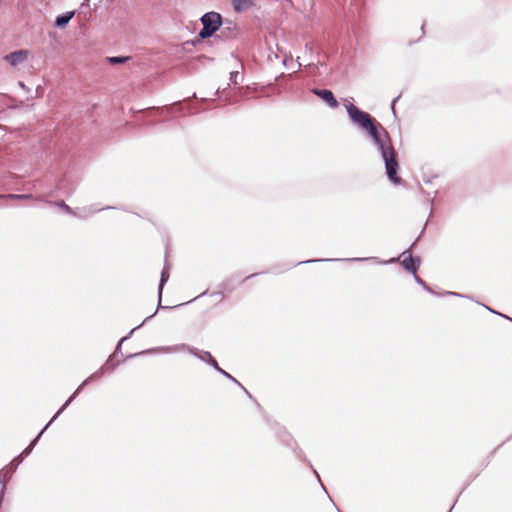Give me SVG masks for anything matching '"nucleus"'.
Here are the masks:
<instances>
[{
  "instance_id": "obj_1",
  "label": "nucleus",
  "mask_w": 512,
  "mask_h": 512,
  "mask_svg": "<svg viewBox=\"0 0 512 512\" xmlns=\"http://www.w3.org/2000/svg\"><path fill=\"white\" fill-rule=\"evenodd\" d=\"M366 132L372 138L374 145L381 153L389 180L394 184H399L400 178L397 176L398 162L396 160V152L388 132L377 121L370 125Z\"/></svg>"
},
{
  "instance_id": "obj_2",
  "label": "nucleus",
  "mask_w": 512,
  "mask_h": 512,
  "mask_svg": "<svg viewBox=\"0 0 512 512\" xmlns=\"http://www.w3.org/2000/svg\"><path fill=\"white\" fill-rule=\"evenodd\" d=\"M101 376V373L100 372H96L94 374H92L89 378H87L78 388L77 390L74 392V394L64 403V405L59 409V411L54 415V417L51 419V421L42 429V431L38 434V436L31 442V444L26 448L24 449V451L21 453V455L14 459L12 464L14 462H17L20 463L21 462V458L23 456H27L31 453L33 447L36 445V442L38 441V439L40 438V436L43 434V432L47 429V427L66 409V407L71 403V401L74 399V397L79 393V391L92 379L94 378H97V377H100Z\"/></svg>"
},
{
  "instance_id": "obj_3",
  "label": "nucleus",
  "mask_w": 512,
  "mask_h": 512,
  "mask_svg": "<svg viewBox=\"0 0 512 512\" xmlns=\"http://www.w3.org/2000/svg\"><path fill=\"white\" fill-rule=\"evenodd\" d=\"M345 107L352 123L357 125L364 131H366L370 127V125H372L376 121L371 117L370 114L360 110L358 107L351 103L346 104Z\"/></svg>"
},
{
  "instance_id": "obj_4",
  "label": "nucleus",
  "mask_w": 512,
  "mask_h": 512,
  "mask_svg": "<svg viewBox=\"0 0 512 512\" xmlns=\"http://www.w3.org/2000/svg\"><path fill=\"white\" fill-rule=\"evenodd\" d=\"M203 25L202 30L199 32V37L202 39L211 37L221 26V16L216 12H208L201 17Z\"/></svg>"
},
{
  "instance_id": "obj_5",
  "label": "nucleus",
  "mask_w": 512,
  "mask_h": 512,
  "mask_svg": "<svg viewBox=\"0 0 512 512\" xmlns=\"http://www.w3.org/2000/svg\"><path fill=\"white\" fill-rule=\"evenodd\" d=\"M183 350H188L195 357L199 358L201 361L209 363L212 361V355L207 351H198L197 349L191 348L185 344H179L174 346H165L155 349L154 351L164 352V353H175Z\"/></svg>"
},
{
  "instance_id": "obj_6",
  "label": "nucleus",
  "mask_w": 512,
  "mask_h": 512,
  "mask_svg": "<svg viewBox=\"0 0 512 512\" xmlns=\"http://www.w3.org/2000/svg\"><path fill=\"white\" fill-rule=\"evenodd\" d=\"M29 52L27 50H18L5 56V60L11 66H17L28 59Z\"/></svg>"
},
{
  "instance_id": "obj_7",
  "label": "nucleus",
  "mask_w": 512,
  "mask_h": 512,
  "mask_svg": "<svg viewBox=\"0 0 512 512\" xmlns=\"http://www.w3.org/2000/svg\"><path fill=\"white\" fill-rule=\"evenodd\" d=\"M313 93L327 103L331 108L338 107V101L335 99L333 93L327 89H314Z\"/></svg>"
},
{
  "instance_id": "obj_8",
  "label": "nucleus",
  "mask_w": 512,
  "mask_h": 512,
  "mask_svg": "<svg viewBox=\"0 0 512 512\" xmlns=\"http://www.w3.org/2000/svg\"><path fill=\"white\" fill-rule=\"evenodd\" d=\"M233 8L236 12L241 13L249 10L253 6L252 0H232Z\"/></svg>"
},
{
  "instance_id": "obj_9",
  "label": "nucleus",
  "mask_w": 512,
  "mask_h": 512,
  "mask_svg": "<svg viewBox=\"0 0 512 512\" xmlns=\"http://www.w3.org/2000/svg\"><path fill=\"white\" fill-rule=\"evenodd\" d=\"M420 261L419 259H414L411 256L404 258L402 261V265L408 272H411L413 274L416 273L417 266L419 265Z\"/></svg>"
},
{
  "instance_id": "obj_10",
  "label": "nucleus",
  "mask_w": 512,
  "mask_h": 512,
  "mask_svg": "<svg viewBox=\"0 0 512 512\" xmlns=\"http://www.w3.org/2000/svg\"><path fill=\"white\" fill-rule=\"evenodd\" d=\"M73 16H74L73 11L66 12L62 15H59L56 17L55 25L57 27H64L69 23V21L73 18Z\"/></svg>"
},
{
  "instance_id": "obj_11",
  "label": "nucleus",
  "mask_w": 512,
  "mask_h": 512,
  "mask_svg": "<svg viewBox=\"0 0 512 512\" xmlns=\"http://www.w3.org/2000/svg\"><path fill=\"white\" fill-rule=\"evenodd\" d=\"M168 279H169V272H168L167 266H165L161 273V279H160V284H159V297L160 298H161L163 287H164L165 283L168 281Z\"/></svg>"
},
{
  "instance_id": "obj_12",
  "label": "nucleus",
  "mask_w": 512,
  "mask_h": 512,
  "mask_svg": "<svg viewBox=\"0 0 512 512\" xmlns=\"http://www.w3.org/2000/svg\"><path fill=\"white\" fill-rule=\"evenodd\" d=\"M54 205H56L57 207L61 208L63 211H65L66 213L68 214H73L75 216H81L80 214L74 212L67 204H65V202L61 201V202H56L54 203Z\"/></svg>"
},
{
  "instance_id": "obj_13",
  "label": "nucleus",
  "mask_w": 512,
  "mask_h": 512,
  "mask_svg": "<svg viewBox=\"0 0 512 512\" xmlns=\"http://www.w3.org/2000/svg\"><path fill=\"white\" fill-rule=\"evenodd\" d=\"M2 198H8V199H32L33 196L31 194H8L1 196Z\"/></svg>"
},
{
  "instance_id": "obj_14",
  "label": "nucleus",
  "mask_w": 512,
  "mask_h": 512,
  "mask_svg": "<svg viewBox=\"0 0 512 512\" xmlns=\"http://www.w3.org/2000/svg\"><path fill=\"white\" fill-rule=\"evenodd\" d=\"M128 60L127 57H109L108 62L110 64H122Z\"/></svg>"
},
{
  "instance_id": "obj_15",
  "label": "nucleus",
  "mask_w": 512,
  "mask_h": 512,
  "mask_svg": "<svg viewBox=\"0 0 512 512\" xmlns=\"http://www.w3.org/2000/svg\"><path fill=\"white\" fill-rule=\"evenodd\" d=\"M413 275H414L415 281H416L418 284L422 285L425 289H427V290H428V288H427V286H426L425 282H424V281H423L419 276H417V275H416V273H415V274H413Z\"/></svg>"
},
{
  "instance_id": "obj_16",
  "label": "nucleus",
  "mask_w": 512,
  "mask_h": 512,
  "mask_svg": "<svg viewBox=\"0 0 512 512\" xmlns=\"http://www.w3.org/2000/svg\"><path fill=\"white\" fill-rule=\"evenodd\" d=\"M210 365H212L218 372H223V369H221L216 362L214 358H212V361L209 362Z\"/></svg>"
},
{
  "instance_id": "obj_17",
  "label": "nucleus",
  "mask_w": 512,
  "mask_h": 512,
  "mask_svg": "<svg viewBox=\"0 0 512 512\" xmlns=\"http://www.w3.org/2000/svg\"><path fill=\"white\" fill-rule=\"evenodd\" d=\"M220 373L223 374L225 377L231 379L233 382L237 383L239 386H241V384L226 371L223 370V372H220Z\"/></svg>"
},
{
  "instance_id": "obj_18",
  "label": "nucleus",
  "mask_w": 512,
  "mask_h": 512,
  "mask_svg": "<svg viewBox=\"0 0 512 512\" xmlns=\"http://www.w3.org/2000/svg\"><path fill=\"white\" fill-rule=\"evenodd\" d=\"M18 85H19L22 89H24V90H26V89H27V87L25 86V84H24L23 82H21V81L18 83Z\"/></svg>"
},
{
  "instance_id": "obj_19",
  "label": "nucleus",
  "mask_w": 512,
  "mask_h": 512,
  "mask_svg": "<svg viewBox=\"0 0 512 512\" xmlns=\"http://www.w3.org/2000/svg\"><path fill=\"white\" fill-rule=\"evenodd\" d=\"M352 260L353 261H363V260H368V258H353Z\"/></svg>"
},
{
  "instance_id": "obj_20",
  "label": "nucleus",
  "mask_w": 512,
  "mask_h": 512,
  "mask_svg": "<svg viewBox=\"0 0 512 512\" xmlns=\"http://www.w3.org/2000/svg\"><path fill=\"white\" fill-rule=\"evenodd\" d=\"M241 387L245 390V392L248 394V397H251V394L248 393V391L241 385Z\"/></svg>"
},
{
  "instance_id": "obj_21",
  "label": "nucleus",
  "mask_w": 512,
  "mask_h": 512,
  "mask_svg": "<svg viewBox=\"0 0 512 512\" xmlns=\"http://www.w3.org/2000/svg\"><path fill=\"white\" fill-rule=\"evenodd\" d=\"M395 103H396V99H394L393 102H392V109H394Z\"/></svg>"
},
{
  "instance_id": "obj_22",
  "label": "nucleus",
  "mask_w": 512,
  "mask_h": 512,
  "mask_svg": "<svg viewBox=\"0 0 512 512\" xmlns=\"http://www.w3.org/2000/svg\"><path fill=\"white\" fill-rule=\"evenodd\" d=\"M487 310H490V312L494 313L493 309H490V307H487Z\"/></svg>"
},
{
  "instance_id": "obj_23",
  "label": "nucleus",
  "mask_w": 512,
  "mask_h": 512,
  "mask_svg": "<svg viewBox=\"0 0 512 512\" xmlns=\"http://www.w3.org/2000/svg\"><path fill=\"white\" fill-rule=\"evenodd\" d=\"M487 310H490V312L494 313L493 309H490V307H487Z\"/></svg>"
},
{
  "instance_id": "obj_24",
  "label": "nucleus",
  "mask_w": 512,
  "mask_h": 512,
  "mask_svg": "<svg viewBox=\"0 0 512 512\" xmlns=\"http://www.w3.org/2000/svg\"><path fill=\"white\" fill-rule=\"evenodd\" d=\"M451 295H454V296H458L459 294L457 293H450Z\"/></svg>"
},
{
  "instance_id": "obj_25",
  "label": "nucleus",
  "mask_w": 512,
  "mask_h": 512,
  "mask_svg": "<svg viewBox=\"0 0 512 512\" xmlns=\"http://www.w3.org/2000/svg\"><path fill=\"white\" fill-rule=\"evenodd\" d=\"M314 261H315V260H311V262H314ZM306 262H307V263H310V260H307Z\"/></svg>"
}]
</instances>
